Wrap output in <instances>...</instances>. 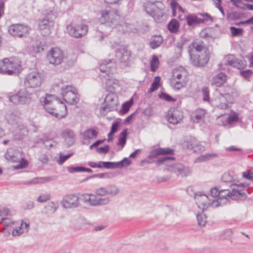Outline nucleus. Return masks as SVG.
Listing matches in <instances>:
<instances>
[{"label": "nucleus", "mask_w": 253, "mask_h": 253, "mask_svg": "<svg viewBox=\"0 0 253 253\" xmlns=\"http://www.w3.org/2000/svg\"><path fill=\"white\" fill-rule=\"evenodd\" d=\"M238 120V115L237 113H233L229 115L227 119L226 120V122H227L229 124H231L233 122H237Z\"/></svg>", "instance_id": "nucleus-55"}, {"label": "nucleus", "mask_w": 253, "mask_h": 253, "mask_svg": "<svg viewBox=\"0 0 253 253\" xmlns=\"http://www.w3.org/2000/svg\"><path fill=\"white\" fill-rule=\"evenodd\" d=\"M133 99L131 98L129 101L124 103L122 105V109L120 110V113L122 114L126 113L129 110V108L133 104Z\"/></svg>", "instance_id": "nucleus-43"}, {"label": "nucleus", "mask_w": 253, "mask_h": 253, "mask_svg": "<svg viewBox=\"0 0 253 253\" xmlns=\"http://www.w3.org/2000/svg\"><path fill=\"white\" fill-rule=\"evenodd\" d=\"M98 132L93 128H88L82 133L83 139L86 140L89 139L96 138L97 137Z\"/></svg>", "instance_id": "nucleus-31"}, {"label": "nucleus", "mask_w": 253, "mask_h": 253, "mask_svg": "<svg viewBox=\"0 0 253 253\" xmlns=\"http://www.w3.org/2000/svg\"><path fill=\"white\" fill-rule=\"evenodd\" d=\"M206 215L202 212L197 214L198 224L200 226H205L207 222Z\"/></svg>", "instance_id": "nucleus-44"}, {"label": "nucleus", "mask_w": 253, "mask_h": 253, "mask_svg": "<svg viewBox=\"0 0 253 253\" xmlns=\"http://www.w3.org/2000/svg\"><path fill=\"white\" fill-rule=\"evenodd\" d=\"M231 87L229 86L225 87V93H220L219 98L221 102L217 105V107L222 109H225L228 107V103L231 102V96L229 92Z\"/></svg>", "instance_id": "nucleus-20"}, {"label": "nucleus", "mask_w": 253, "mask_h": 253, "mask_svg": "<svg viewBox=\"0 0 253 253\" xmlns=\"http://www.w3.org/2000/svg\"><path fill=\"white\" fill-rule=\"evenodd\" d=\"M61 203L65 208H77L79 205V197L74 194L66 195L63 197Z\"/></svg>", "instance_id": "nucleus-19"}, {"label": "nucleus", "mask_w": 253, "mask_h": 253, "mask_svg": "<svg viewBox=\"0 0 253 253\" xmlns=\"http://www.w3.org/2000/svg\"><path fill=\"white\" fill-rule=\"evenodd\" d=\"M73 153L68 154L66 155H60L59 159L57 161V163L59 165H62L64 162H65L68 158L73 155Z\"/></svg>", "instance_id": "nucleus-62"}, {"label": "nucleus", "mask_w": 253, "mask_h": 253, "mask_svg": "<svg viewBox=\"0 0 253 253\" xmlns=\"http://www.w3.org/2000/svg\"><path fill=\"white\" fill-rule=\"evenodd\" d=\"M29 223L22 221L20 227L13 229L12 235L13 236H18L23 233H27L29 231Z\"/></svg>", "instance_id": "nucleus-27"}, {"label": "nucleus", "mask_w": 253, "mask_h": 253, "mask_svg": "<svg viewBox=\"0 0 253 253\" xmlns=\"http://www.w3.org/2000/svg\"><path fill=\"white\" fill-rule=\"evenodd\" d=\"M198 56H194L189 54L191 63L195 66L202 67L206 65L209 60V56L207 51H204L202 54H197Z\"/></svg>", "instance_id": "nucleus-18"}, {"label": "nucleus", "mask_w": 253, "mask_h": 253, "mask_svg": "<svg viewBox=\"0 0 253 253\" xmlns=\"http://www.w3.org/2000/svg\"><path fill=\"white\" fill-rule=\"evenodd\" d=\"M53 25L52 20L48 18L43 19L39 23V28L42 31V34L44 36L47 35L50 33V28Z\"/></svg>", "instance_id": "nucleus-23"}, {"label": "nucleus", "mask_w": 253, "mask_h": 253, "mask_svg": "<svg viewBox=\"0 0 253 253\" xmlns=\"http://www.w3.org/2000/svg\"><path fill=\"white\" fill-rule=\"evenodd\" d=\"M50 179V177H35L24 183L25 184H36L42 183Z\"/></svg>", "instance_id": "nucleus-39"}, {"label": "nucleus", "mask_w": 253, "mask_h": 253, "mask_svg": "<svg viewBox=\"0 0 253 253\" xmlns=\"http://www.w3.org/2000/svg\"><path fill=\"white\" fill-rule=\"evenodd\" d=\"M168 28L169 30L172 33H176L179 28V24L178 21L175 19H172L168 24Z\"/></svg>", "instance_id": "nucleus-34"}, {"label": "nucleus", "mask_w": 253, "mask_h": 253, "mask_svg": "<svg viewBox=\"0 0 253 253\" xmlns=\"http://www.w3.org/2000/svg\"><path fill=\"white\" fill-rule=\"evenodd\" d=\"M21 69L20 62L18 59L4 58L0 60V73L3 75H16Z\"/></svg>", "instance_id": "nucleus-3"}, {"label": "nucleus", "mask_w": 253, "mask_h": 253, "mask_svg": "<svg viewBox=\"0 0 253 253\" xmlns=\"http://www.w3.org/2000/svg\"><path fill=\"white\" fill-rule=\"evenodd\" d=\"M50 198L49 194L45 193L40 195L37 198V201L39 203H44L49 200Z\"/></svg>", "instance_id": "nucleus-54"}, {"label": "nucleus", "mask_w": 253, "mask_h": 253, "mask_svg": "<svg viewBox=\"0 0 253 253\" xmlns=\"http://www.w3.org/2000/svg\"><path fill=\"white\" fill-rule=\"evenodd\" d=\"M183 112L178 109L171 108L167 114L168 121L172 124L176 125L179 123L183 119Z\"/></svg>", "instance_id": "nucleus-17"}, {"label": "nucleus", "mask_w": 253, "mask_h": 253, "mask_svg": "<svg viewBox=\"0 0 253 253\" xmlns=\"http://www.w3.org/2000/svg\"><path fill=\"white\" fill-rule=\"evenodd\" d=\"M226 75L221 72L213 78L211 84L217 87H220L224 84L226 81Z\"/></svg>", "instance_id": "nucleus-28"}, {"label": "nucleus", "mask_w": 253, "mask_h": 253, "mask_svg": "<svg viewBox=\"0 0 253 253\" xmlns=\"http://www.w3.org/2000/svg\"><path fill=\"white\" fill-rule=\"evenodd\" d=\"M243 16V13L236 11L228 12L227 14V18L230 20H238L241 18Z\"/></svg>", "instance_id": "nucleus-42"}, {"label": "nucleus", "mask_w": 253, "mask_h": 253, "mask_svg": "<svg viewBox=\"0 0 253 253\" xmlns=\"http://www.w3.org/2000/svg\"><path fill=\"white\" fill-rule=\"evenodd\" d=\"M237 59V58H236L233 55H229L227 56L225 60V64L233 67Z\"/></svg>", "instance_id": "nucleus-51"}, {"label": "nucleus", "mask_w": 253, "mask_h": 253, "mask_svg": "<svg viewBox=\"0 0 253 253\" xmlns=\"http://www.w3.org/2000/svg\"><path fill=\"white\" fill-rule=\"evenodd\" d=\"M174 81L177 80H188L187 79V72L184 70L182 69L181 71L178 70H175L173 72V79Z\"/></svg>", "instance_id": "nucleus-33"}, {"label": "nucleus", "mask_w": 253, "mask_h": 253, "mask_svg": "<svg viewBox=\"0 0 253 253\" xmlns=\"http://www.w3.org/2000/svg\"><path fill=\"white\" fill-rule=\"evenodd\" d=\"M246 66V62L245 60H241L237 59L234 63V65H233V67L238 69H241L245 67Z\"/></svg>", "instance_id": "nucleus-52"}, {"label": "nucleus", "mask_w": 253, "mask_h": 253, "mask_svg": "<svg viewBox=\"0 0 253 253\" xmlns=\"http://www.w3.org/2000/svg\"><path fill=\"white\" fill-rule=\"evenodd\" d=\"M108 195L114 197L120 193L119 188L114 185H109L107 187Z\"/></svg>", "instance_id": "nucleus-41"}, {"label": "nucleus", "mask_w": 253, "mask_h": 253, "mask_svg": "<svg viewBox=\"0 0 253 253\" xmlns=\"http://www.w3.org/2000/svg\"><path fill=\"white\" fill-rule=\"evenodd\" d=\"M43 143L45 146L48 148H55L57 143L52 139L44 138L43 139Z\"/></svg>", "instance_id": "nucleus-48"}, {"label": "nucleus", "mask_w": 253, "mask_h": 253, "mask_svg": "<svg viewBox=\"0 0 253 253\" xmlns=\"http://www.w3.org/2000/svg\"><path fill=\"white\" fill-rule=\"evenodd\" d=\"M118 105L117 95L113 92H110L106 96L103 103L101 104L100 112L105 115L109 112L117 110Z\"/></svg>", "instance_id": "nucleus-5"}, {"label": "nucleus", "mask_w": 253, "mask_h": 253, "mask_svg": "<svg viewBox=\"0 0 253 253\" xmlns=\"http://www.w3.org/2000/svg\"><path fill=\"white\" fill-rule=\"evenodd\" d=\"M159 65V61L158 58L156 56H153L150 62V68L152 72H155L158 68Z\"/></svg>", "instance_id": "nucleus-47"}, {"label": "nucleus", "mask_w": 253, "mask_h": 253, "mask_svg": "<svg viewBox=\"0 0 253 253\" xmlns=\"http://www.w3.org/2000/svg\"><path fill=\"white\" fill-rule=\"evenodd\" d=\"M168 169L182 177L186 176L191 173V170L188 168L185 167L181 164L170 165Z\"/></svg>", "instance_id": "nucleus-21"}, {"label": "nucleus", "mask_w": 253, "mask_h": 253, "mask_svg": "<svg viewBox=\"0 0 253 253\" xmlns=\"http://www.w3.org/2000/svg\"><path fill=\"white\" fill-rule=\"evenodd\" d=\"M32 93H29L27 88L20 89L16 94L11 96L9 97V100L14 104H24L29 103L31 99Z\"/></svg>", "instance_id": "nucleus-13"}, {"label": "nucleus", "mask_w": 253, "mask_h": 253, "mask_svg": "<svg viewBox=\"0 0 253 253\" xmlns=\"http://www.w3.org/2000/svg\"><path fill=\"white\" fill-rule=\"evenodd\" d=\"M64 54L59 48H51L47 53V59L49 63L54 65L60 64L63 59Z\"/></svg>", "instance_id": "nucleus-14"}, {"label": "nucleus", "mask_w": 253, "mask_h": 253, "mask_svg": "<svg viewBox=\"0 0 253 253\" xmlns=\"http://www.w3.org/2000/svg\"><path fill=\"white\" fill-rule=\"evenodd\" d=\"M4 157L9 162L13 163L19 162L17 166L14 167L15 169L24 168L28 165L27 161L22 158L21 153L13 148L7 149L4 155Z\"/></svg>", "instance_id": "nucleus-4"}, {"label": "nucleus", "mask_w": 253, "mask_h": 253, "mask_svg": "<svg viewBox=\"0 0 253 253\" xmlns=\"http://www.w3.org/2000/svg\"><path fill=\"white\" fill-rule=\"evenodd\" d=\"M203 94V100L205 101H208L210 99L209 96V89L208 87H205L202 88V90Z\"/></svg>", "instance_id": "nucleus-63"}, {"label": "nucleus", "mask_w": 253, "mask_h": 253, "mask_svg": "<svg viewBox=\"0 0 253 253\" xmlns=\"http://www.w3.org/2000/svg\"><path fill=\"white\" fill-rule=\"evenodd\" d=\"M230 30L231 33L232 37H239L243 35L244 30L242 28H238L235 27L231 26L230 27Z\"/></svg>", "instance_id": "nucleus-46"}, {"label": "nucleus", "mask_w": 253, "mask_h": 253, "mask_svg": "<svg viewBox=\"0 0 253 253\" xmlns=\"http://www.w3.org/2000/svg\"><path fill=\"white\" fill-rule=\"evenodd\" d=\"M114 80L112 79H107L105 88L108 91H109L110 92H113L114 91V88L112 86V84L113 83H114Z\"/></svg>", "instance_id": "nucleus-53"}, {"label": "nucleus", "mask_w": 253, "mask_h": 253, "mask_svg": "<svg viewBox=\"0 0 253 253\" xmlns=\"http://www.w3.org/2000/svg\"><path fill=\"white\" fill-rule=\"evenodd\" d=\"M101 16L99 18L100 22L103 24L105 23L116 25L120 19L118 11L117 10H103L101 11Z\"/></svg>", "instance_id": "nucleus-12"}, {"label": "nucleus", "mask_w": 253, "mask_h": 253, "mask_svg": "<svg viewBox=\"0 0 253 253\" xmlns=\"http://www.w3.org/2000/svg\"><path fill=\"white\" fill-rule=\"evenodd\" d=\"M161 78L159 76L155 78L154 81L151 85L149 91L153 92L156 90L159 87Z\"/></svg>", "instance_id": "nucleus-45"}, {"label": "nucleus", "mask_w": 253, "mask_h": 253, "mask_svg": "<svg viewBox=\"0 0 253 253\" xmlns=\"http://www.w3.org/2000/svg\"><path fill=\"white\" fill-rule=\"evenodd\" d=\"M189 48V53L194 56H198L197 54H202L204 51H207L203 45L197 42L193 43Z\"/></svg>", "instance_id": "nucleus-29"}, {"label": "nucleus", "mask_w": 253, "mask_h": 253, "mask_svg": "<svg viewBox=\"0 0 253 253\" xmlns=\"http://www.w3.org/2000/svg\"><path fill=\"white\" fill-rule=\"evenodd\" d=\"M99 69L101 72L109 75L115 72L116 65L112 60H105L100 64Z\"/></svg>", "instance_id": "nucleus-22"}, {"label": "nucleus", "mask_w": 253, "mask_h": 253, "mask_svg": "<svg viewBox=\"0 0 253 253\" xmlns=\"http://www.w3.org/2000/svg\"><path fill=\"white\" fill-rule=\"evenodd\" d=\"M195 200L199 208L203 211L206 210L209 206L213 208L218 207L220 204V202L215 200H211L209 196L205 194H196Z\"/></svg>", "instance_id": "nucleus-9"}, {"label": "nucleus", "mask_w": 253, "mask_h": 253, "mask_svg": "<svg viewBox=\"0 0 253 253\" xmlns=\"http://www.w3.org/2000/svg\"><path fill=\"white\" fill-rule=\"evenodd\" d=\"M67 32L71 36L75 38H80L84 36L88 32V26L84 24H75L72 23L66 28Z\"/></svg>", "instance_id": "nucleus-11"}, {"label": "nucleus", "mask_w": 253, "mask_h": 253, "mask_svg": "<svg viewBox=\"0 0 253 253\" xmlns=\"http://www.w3.org/2000/svg\"><path fill=\"white\" fill-rule=\"evenodd\" d=\"M206 115V111L204 109H199L195 112V119L194 121L198 123L204 120Z\"/></svg>", "instance_id": "nucleus-40"}, {"label": "nucleus", "mask_w": 253, "mask_h": 253, "mask_svg": "<svg viewBox=\"0 0 253 253\" xmlns=\"http://www.w3.org/2000/svg\"><path fill=\"white\" fill-rule=\"evenodd\" d=\"M61 94L65 101L71 105H75L79 101V95L76 89L72 86L67 85L62 88Z\"/></svg>", "instance_id": "nucleus-7"}, {"label": "nucleus", "mask_w": 253, "mask_h": 253, "mask_svg": "<svg viewBox=\"0 0 253 253\" xmlns=\"http://www.w3.org/2000/svg\"><path fill=\"white\" fill-rule=\"evenodd\" d=\"M96 195L98 196H104L108 195V192L107 190V187H100L97 188L95 191Z\"/></svg>", "instance_id": "nucleus-50"}, {"label": "nucleus", "mask_w": 253, "mask_h": 253, "mask_svg": "<svg viewBox=\"0 0 253 253\" xmlns=\"http://www.w3.org/2000/svg\"><path fill=\"white\" fill-rule=\"evenodd\" d=\"M163 42V38L160 36H156L150 42V46L152 49L158 47Z\"/></svg>", "instance_id": "nucleus-35"}, {"label": "nucleus", "mask_w": 253, "mask_h": 253, "mask_svg": "<svg viewBox=\"0 0 253 253\" xmlns=\"http://www.w3.org/2000/svg\"><path fill=\"white\" fill-rule=\"evenodd\" d=\"M244 185H233L231 191L228 189H221L220 187H214L211 189V195L209 196L211 200H217L220 202V206L225 204L228 201V197L232 199L245 197V194L243 192Z\"/></svg>", "instance_id": "nucleus-1"}, {"label": "nucleus", "mask_w": 253, "mask_h": 253, "mask_svg": "<svg viewBox=\"0 0 253 253\" xmlns=\"http://www.w3.org/2000/svg\"><path fill=\"white\" fill-rule=\"evenodd\" d=\"M116 56L120 62L127 65L130 57V52L125 47H121L116 52Z\"/></svg>", "instance_id": "nucleus-24"}, {"label": "nucleus", "mask_w": 253, "mask_h": 253, "mask_svg": "<svg viewBox=\"0 0 253 253\" xmlns=\"http://www.w3.org/2000/svg\"><path fill=\"white\" fill-rule=\"evenodd\" d=\"M101 165L102 167L107 169H116L115 162H102Z\"/></svg>", "instance_id": "nucleus-58"}, {"label": "nucleus", "mask_w": 253, "mask_h": 253, "mask_svg": "<svg viewBox=\"0 0 253 253\" xmlns=\"http://www.w3.org/2000/svg\"><path fill=\"white\" fill-rule=\"evenodd\" d=\"M243 177L247 180L253 182V172L251 170H247L242 173Z\"/></svg>", "instance_id": "nucleus-59"}, {"label": "nucleus", "mask_w": 253, "mask_h": 253, "mask_svg": "<svg viewBox=\"0 0 253 253\" xmlns=\"http://www.w3.org/2000/svg\"><path fill=\"white\" fill-rule=\"evenodd\" d=\"M146 12L155 19H159L163 17V12L155 3L147 2L144 5Z\"/></svg>", "instance_id": "nucleus-16"}, {"label": "nucleus", "mask_w": 253, "mask_h": 253, "mask_svg": "<svg viewBox=\"0 0 253 253\" xmlns=\"http://www.w3.org/2000/svg\"><path fill=\"white\" fill-rule=\"evenodd\" d=\"M173 150L169 148H159L150 152L148 158H156L159 155L173 154Z\"/></svg>", "instance_id": "nucleus-26"}, {"label": "nucleus", "mask_w": 253, "mask_h": 253, "mask_svg": "<svg viewBox=\"0 0 253 253\" xmlns=\"http://www.w3.org/2000/svg\"><path fill=\"white\" fill-rule=\"evenodd\" d=\"M232 235V230L231 229H227L222 233L221 238L222 239L230 240Z\"/></svg>", "instance_id": "nucleus-64"}, {"label": "nucleus", "mask_w": 253, "mask_h": 253, "mask_svg": "<svg viewBox=\"0 0 253 253\" xmlns=\"http://www.w3.org/2000/svg\"><path fill=\"white\" fill-rule=\"evenodd\" d=\"M217 155L215 153H209L205 155H202L197 158L196 160V162H205L212 159L216 158Z\"/></svg>", "instance_id": "nucleus-36"}, {"label": "nucleus", "mask_w": 253, "mask_h": 253, "mask_svg": "<svg viewBox=\"0 0 253 253\" xmlns=\"http://www.w3.org/2000/svg\"><path fill=\"white\" fill-rule=\"evenodd\" d=\"M83 167L77 166V167H69L67 168V170L70 173H74L77 172H82Z\"/></svg>", "instance_id": "nucleus-61"}, {"label": "nucleus", "mask_w": 253, "mask_h": 253, "mask_svg": "<svg viewBox=\"0 0 253 253\" xmlns=\"http://www.w3.org/2000/svg\"><path fill=\"white\" fill-rule=\"evenodd\" d=\"M210 29H205L202 30L200 33V36L202 38L208 39L212 38V35L210 33Z\"/></svg>", "instance_id": "nucleus-56"}, {"label": "nucleus", "mask_w": 253, "mask_h": 253, "mask_svg": "<svg viewBox=\"0 0 253 253\" xmlns=\"http://www.w3.org/2000/svg\"><path fill=\"white\" fill-rule=\"evenodd\" d=\"M185 18L187 25L189 26L194 27L203 23V21L200 18L194 14H189L186 16Z\"/></svg>", "instance_id": "nucleus-30"}, {"label": "nucleus", "mask_w": 253, "mask_h": 253, "mask_svg": "<svg viewBox=\"0 0 253 253\" xmlns=\"http://www.w3.org/2000/svg\"><path fill=\"white\" fill-rule=\"evenodd\" d=\"M159 97L162 99H164L167 101L169 102H174L175 101V99L173 98L169 95L165 93L162 92L159 95Z\"/></svg>", "instance_id": "nucleus-57"}, {"label": "nucleus", "mask_w": 253, "mask_h": 253, "mask_svg": "<svg viewBox=\"0 0 253 253\" xmlns=\"http://www.w3.org/2000/svg\"><path fill=\"white\" fill-rule=\"evenodd\" d=\"M188 82V80H175V81L172 79L171 81V84L174 89L179 90L182 87L185 86L187 83Z\"/></svg>", "instance_id": "nucleus-37"}, {"label": "nucleus", "mask_w": 253, "mask_h": 253, "mask_svg": "<svg viewBox=\"0 0 253 253\" xmlns=\"http://www.w3.org/2000/svg\"><path fill=\"white\" fill-rule=\"evenodd\" d=\"M127 134V129H125L120 134L118 144L119 145H121L122 146V148L124 147L126 143Z\"/></svg>", "instance_id": "nucleus-38"}, {"label": "nucleus", "mask_w": 253, "mask_h": 253, "mask_svg": "<svg viewBox=\"0 0 253 253\" xmlns=\"http://www.w3.org/2000/svg\"><path fill=\"white\" fill-rule=\"evenodd\" d=\"M58 207L57 203L50 202L44 206L43 212L46 214H52L55 212Z\"/></svg>", "instance_id": "nucleus-32"}, {"label": "nucleus", "mask_w": 253, "mask_h": 253, "mask_svg": "<svg viewBox=\"0 0 253 253\" xmlns=\"http://www.w3.org/2000/svg\"><path fill=\"white\" fill-rule=\"evenodd\" d=\"M82 199L84 203L89 202L90 205L100 206L107 205L111 202L109 197H98L92 194H84L82 195Z\"/></svg>", "instance_id": "nucleus-10"}, {"label": "nucleus", "mask_w": 253, "mask_h": 253, "mask_svg": "<svg viewBox=\"0 0 253 253\" xmlns=\"http://www.w3.org/2000/svg\"><path fill=\"white\" fill-rule=\"evenodd\" d=\"M42 82L41 75L38 72H32L26 75L24 84L26 88H37L40 87Z\"/></svg>", "instance_id": "nucleus-8"}, {"label": "nucleus", "mask_w": 253, "mask_h": 253, "mask_svg": "<svg viewBox=\"0 0 253 253\" xmlns=\"http://www.w3.org/2000/svg\"><path fill=\"white\" fill-rule=\"evenodd\" d=\"M174 160V158L173 157L166 156L158 158L156 161V163L158 165H160L162 164H167V163L168 161Z\"/></svg>", "instance_id": "nucleus-49"}, {"label": "nucleus", "mask_w": 253, "mask_h": 253, "mask_svg": "<svg viewBox=\"0 0 253 253\" xmlns=\"http://www.w3.org/2000/svg\"><path fill=\"white\" fill-rule=\"evenodd\" d=\"M30 28L23 24H12L8 28L9 33L13 36L21 38L28 34Z\"/></svg>", "instance_id": "nucleus-15"}, {"label": "nucleus", "mask_w": 253, "mask_h": 253, "mask_svg": "<svg viewBox=\"0 0 253 253\" xmlns=\"http://www.w3.org/2000/svg\"><path fill=\"white\" fill-rule=\"evenodd\" d=\"M41 102L45 111L52 116L61 119L67 114V109L65 104L59 99L51 94H46L42 97Z\"/></svg>", "instance_id": "nucleus-2"}, {"label": "nucleus", "mask_w": 253, "mask_h": 253, "mask_svg": "<svg viewBox=\"0 0 253 253\" xmlns=\"http://www.w3.org/2000/svg\"><path fill=\"white\" fill-rule=\"evenodd\" d=\"M9 210L5 207H0V215L1 216L11 215Z\"/></svg>", "instance_id": "nucleus-60"}, {"label": "nucleus", "mask_w": 253, "mask_h": 253, "mask_svg": "<svg viewBox=\"0 0 253 253\" xmlns=\"http://www.w3.org/2000/svg\"><path fill=\"white\" fill-rule=\"evenodd\" d=\"M238 176L233 171H228L227 172H225L221 176V180L222 182L224 183H228L230 185V187L231 189H233V184L236 185H244V189H243V192L246 194L245 191L249 190L250 188H252L251 186V184H253L252 183H238V181H237Z\"/></svg>", "instance_id": "nucleus-6"}, {"label": "nucleus", "mask_w": 253, "mask_h": 253, "mask_svg": "<svg viewBox=\"0 0 253 253\" xmlns=\"http://www.w3.org/2000/svg\"><path fill=\"white\" fill-rule=\"evenodd\" d=\"M68 147L73 145L75 141V134L74 132L70 129H65L61 134Z\"/></svg>", "instance_id": "nucleus-25"}]
</instances>
